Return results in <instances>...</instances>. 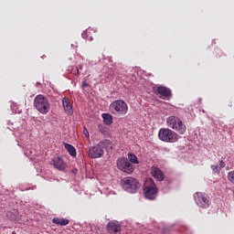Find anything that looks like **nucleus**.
<instances>
[{
	"label": "nucleus",
	"instance_id": "obj_1",
	"mask_svg": "<svg viewBox=\"0 0 234 234\" xmlns=\"http://www.w3.org/2000/svg\"><path fill=\"white\" fill-rule=\"evenodd\" d=\"M109 111L113 116H125L129 112V105L123 100H115L110 104Z\"/></svg>",
	"mask_w": 234,
	"mask_h": 234
},
{
	"label": "nucleus",
	"instance_id": "obj_2",
	"mask_svg": "<svg viewBox=\"0 0 234 234\" xmlns=\"http://www.w3.org/2000/svg\"><path fill=\"white\" fill-rule=\"evenodd\" d=\"M158 138L166 144L178 142V134L169 128H161L158 132Z\"/></svg>",
	"mask_w": 234,
	"mask_h": 234
},
{
	"label": "nucleus",
	"instance_id": "obj_3",
	"mask_svg": "<svg viewBox=\"0 0 234 234\" xmlns=\"http://www.w3.org/2000/svg\"><path fill=\"white\" fill-rule=\"evenodd\" d=\"M167 126L173 131H176L179 134H185L187 128L186 124L176 116H170L166 119Z\"/></svg>",
	"mask_w": 234,
	"mask_h": 234
},
{
	"label": "nucleus",
	"instance_id": "obj_4",
	"mask_svg": "<svg viewBox=\"0 0 234 234\" xmlns=\"http://www.w3.org/2000/svg\"><path fill=\"white\" fill-rule=\"evenodd\" d=\"M34 106L37 111L40 112V114H48V111H50V103L48 102V99L43 95H37L34 100Z\"/></svg>",
	"mask_w": 234,
	"mask_h": 234
},
{
	"label": "nucleus",
	"instance_id": "obj_5",
	"mask_svg": "<svg viewBox=\"0 0 234 234\" xmlns=\"http://www.w3.org/2000/svg\"><path fill=\"white\" fill-rule=\"evenodd\" d=\"M122 189L127 193H136L140 189V183L133 177H125L122 180Z\"/></svg>",
	"mask_w": 234,
	"mask_h": 234
},
{
	"label": "nucleus",
	"instance_id": "obj_6",
	"mask_svg": "<svg viewBox=\"0 0 234 234\" xmlns=\"http://www.w3.org/2000/svg\"><path fill=\"white\" fill-rule=\"evenodd\" d=\"M117 167L120 169V171H122L123 173H127L128 175H131L134 172V165L129 162V159L125 157H121L117 159Z\"/></svg>",
	"mask_w": 234,
	"mask_h": 234
},
{
	"label": "nucleus",
	"instance_id": "obj_7",
	"mask_svg": "<svg viewBox=\"0 0 234 234\" xmlns=\"http://www.w3.org/2000/svg\"><path fill=\"white\" fill-rule=\"evenodd\" d=\"M105 144L99 143L96 146L90 147L88 153L90 158H101L105 154Z\"/></svg>",
	"mask_w": 234,
	"mask_h": 234
},
{
	"label": "nucleus",
	"instance_id": "obj_8",
	"mask_svg": "<svg viewBox=\"0 0 234 234\" xmlns=\"http://www.w3.org/2000/svg\"><path fill=\"white\" fill-rule=\"evenodd\" d=\"M194 200L198 207H203L204 209L207 208L210 204L209 197L202 192H197L196 194H194Z\"/></svg>",
	"mask_w": 234,
	"mask_h": 234
},
{
	"label": "nucleus",
	"instance_id": "obj_9",
	"mask_svg": "<svg viewBox=\"0 0 234 234\" xmlns=\"http://www.w3.org/2000/svg\"><path fill=\"white\" fill-rule=\"evenodd\" d=\"M151 185L145 186L144 188V193L145 198L148 200H154L158 197V188L153 180H150Z\"/></svg>",
	"mask_w": 234,
	"mask_h": 234
},
{
	"label": "nucleus",
	"instance_id": "obj_10",
	"mask_svg": "<svg viewBox=\"0 0 234 234\" xmlns=\"http://www.w3.org/2000/svg\"><path fill=\"white\" fill-rule=\"evenodd\" d=\"M155 94L159 96V98H162L163 100H169V98L173 96V92L171 91V89L165 86L157 87L155 89Z\"/></svg>",
	"mask_w": 234,
	"mask_h": 234
},
{
	"label": "nucleus",
	"instance_id": "obj_11",
	"mask_svg": "<svg viewBox=\"0 0 234 234\" xmlns=\"http://www.w3.org/2000/svg\"><path fill=\"white\" fill-rule=\"evenodd\" d=\"M62 106L66 114H68V116H72V114H74V110L72 109V103H70V100H69V98L64 97L62 99Z\"/></svg>",
	"mask_w": 234,
	"mask_h": 234
},
{
	"label": "nucleus",
	"instance_id": "obj_12",
	"mask_svg": "<svg viewBox=\"0 0 234 234\" xmlns=\"http://www.w3.org/2000/svg\"><path fill=\"white\" fill-rule=\"evenodd\" d=\"M122 229L120 222L116 220H112L107 224V231L110 233H118Z\"/></svg>",
	"mask_w": 234,
	"mask_h": 234
},
{
	"label": "nucleus",
	"instance_id": "obj_13",
	"mask_svg": "<svg viewBox=\"0 0 234 234\" xmlns=\"http://www.w3.org/2000/svg\"><path fill=\"white\" fill-rule=\"evenodd\" d=\"M151 174L152 176H154V178H155L156 180H159V182L164 181V179L165 178L164 172H162L161 169L156 166H153L151 168Z\"/></svg>",
	"mask_w": 234,
	"mask_h": 234
},
{
	"label": "nucleus",
	"instance_id": "obj_14",
	"mask_svg": "<svg viewBox=\"0 0 234 234\" xmlns=\"http://www.w3.org/2000/svg\"><path fill=\"white\" fill-rule=\"evenodd\" d=\"M53 165L55 169H58V171H65V169H67V164L59 157H55L53 159Z\"/></svg>",
	"mask_w": 234,
	"mask_h": 234
},
{
	"label": "nucleus",
	"instance_id": "obj_15",
	"mask_svg": "<svg viewBox=\"0 0 234 234\" xmlns=\"http://www.w3.org/2000/svg\"><path fill=\"white\" fill-rule=\"evenodd\" d=\"M53 224H57L58 226H68L69 219L67 218H54L52 219Z\"/></svg>",
	"mask_w": 234,
	"mask_h": 234
},
{
	"label": "nucleus",
	"instance_id": "obj_16",
	"mask_svg": "<svg viewBox=\"0 0 234 234\" xmlns=\"http://www.w3.org/2000/svg\"><path fill=\"white\" fill-rule=\"evenodd\" d=\"M64 147L68 151L69 154H70V156H73V157L76 156L77 154L76 148L72 144L65 143Z\"/></svg>",
	"mask_w": 234,
	"mask_h": 234
},
{
	"label": "nucleus",
	"instance_id": "obj_17",
	"mask_svg": "<svg viewBox=\"0 0 234 234\" xmlns=\"http://www.w3.org/2000/svg\"><path fill=\"white\" fill-rule=\"evenodd\" d=\"M101 116L105 125H112V115L111 113H102Z\"/></svg>",
	"mask_w": 234,
	"mask_h": 234
},
{
	"label": "nucleus",
	"instance_id": "obj_18",
	"mask_svg": "<svg viewBox=\"0 0 234 234\" xmlns=\"http://www.w3.org/2000/svg\"><path fill=\"white\" fill-rule=\"evenodd\" d=\"M101 144H105L104 149H112V142L111 140L101 141Z\"/></svg>",
	"mask_w": 234,
	"mask_h": 234
},
{
	"label": "nucleus",
	"instance_id": "obj_19",
	"mask_svg": "<svg viewBox=\"0 0 234 234\" xmlns=\"http://www.w3.org/2000/svg\"><path fill=\"white\" fill-rule=\"evenodd\" d=\"M128 160L132 162V164H138V157L134 154H130L128 155Z\"/></svg>",
	"mask_w": 234,
	"mask_h": 234
},
{
	"label": "nucleus",
	"instance_id": "obj_20",
	"mask_svg": "<svg viewBox=\"0 0 234 234\" xmlns=\"http://www.w3.org/2000/svg\"><path fill=\"white\" fill-rule=\"evenodd\" d=\"M227 178L230 184L234 185V170L228 173Z\"/></svg>",
	"mask_w": 234,
	"mask_h": 234
},
{
	"label": "nucleus",
	"instance_id": "obj_21",
	"mask_svg": "<svg viewBox=\"0 0 234 234\" xmlns=\"http://www.w3.org/2000/svg\"><path fill=\"white\" fill-rule=\"evenodd\" d=\"M211 169L213 173H216L217 175H220V167L218 166V165H212Z\"/></svg>",
	"mask_w": 234,
	"mask_h": 234
},
{
	"label": "nucleus",
	"instance_id": "obj_22",
	"mask_svg": "<svg viewBox=\"0 0 234 234\" xmlns=\"http://www.w3.org/2000/svg\"><path fill=\"white\" fill-rule=\"evenodd\" d=\"M71 73L73 74V76H80V69L78 68L72 69Z\"/></svg>",
	"mask_w": 234,
	"mask_h": 234
},
{
	"label": "nucleus",
	"instance_id": "obj_23",
	"mask_svg": "<svg viewBox=\"0 0 234 234\" xmlns=\"http://www.w3.org/2000/svg\"><path fill=\"white\" fill-rule=\"evenodd\" d=\"M83 133H84V136H86V138H89L90 134H89V130H87V127L83 128Z\"/></svg>",
	"mask_w": 234,
	"mask_h": 234
},
{
	"label": "nucleus",
	"instance_id": "obj_24",
	"mask_svg": "<svg viewBox=\"0 0 234 234\" xmlns=\"http://www.w3.org/2000/svg\"><path fill=\"white\" fill-rule=\"evenodd\" d=\"M219 167L220 169H223V167H226V163L222 160H219Z\"/></svg>",
	"mask_w": 234,
	"mask_h": 234
},
{
	"label": "nucleus",
	"instance_id": "obj_25",
	"mask_svg": "<svg viewBox=\"0 0 234 234\" xmlns=\"http://www.w3.org/2000/svg\"><path fill=\"white\" fill-rule=\"evenodd\" d=\"M99 132L105 134V128L103 126H99Z\"/></svg>",
	"mask_w": 234,
	"mask_h": 234
},
{
	"label": "nucleus",
	"instance_id": "obj_26",
	"mask_svg": "<svg viewBox=\"0 0 234 234\" xmlns=\"http://www.w3.org/2000/svg\"><path fill=\"white\" fill-rule=\"evenodd\" d=\"M90 30L92 29H87L84 34H82V37H85L86 34H90Z\"/></svg>",
	"mask_w": 234,
	"mask_h": 234
},
{
	"label": "nucleus",
	"instance_id": "obj_27",
	"mask_svg": "<svg viewBox=\"0 0 234 234\" xmlns=\"http://www.w3.org/2000/svg\"><path fill=\"white\" fill-rule=\"evenodd\" d=\"M82 87H84L85 89H87V87H89V83H87V81H83V82H82Z\"/></svg>",
	"mask_w": 234,
	"mask_h": 234
},
{
	"label": "nucleus",
	"instance_id": "obj_28",
	"mask_svg": "<svg viewBox=\"0 0 234 234\" xmlns=\"http://www.w3.org/2000/svg\"><path fill=\"white\" fill-rule=\"evenodd\" d=\"M72 173H74V174L78 173V169H77V168H74V169L72 170Z\"/></svg>",
	"mask_w": 234,
	"mask_h": 234
},
{
	"label": "nucleus",
	"instance_id": "obj_29",
	"mask_svg": "<svg viewBox=\"0 0 234 234\" xmlns=\"http://www.w3.org/2000/svg\"><path fill=\"white\" fill-rule=\"evenodd\" d=\"M80 70H81V69H83V66H80Z\"/></svg>",
	"mask_w": 234,
	"mask_h": 234
}]
</instances>
